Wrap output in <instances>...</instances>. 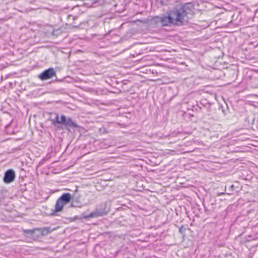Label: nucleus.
<instances>
[{"label": "nucleus", "mask_w": 258, "mask_h": 258, "mask_svg": "<svg viewBox=\"0 0 258 258\" xmlns=\"http://www.w3.org/2000/svg\"><path fill=\"white\" fill-rule=\"evenodd\" d=\"M55 76V72L53 69L49 68L39 75V78L42 80H46L53 78Z\"/></svg>", "instance_id": "nucleus-3"}, {"label": "nucleus", "mask_w": 258, "mask_h": 258, "mask_svg": "<svg viewBox=\"0 0 258 258\" xmlns=\"http://www.w3.org/2000/svg\"><path fill=\"white\" fill-rule=\"evenodd\" d=\"M52 122L54 125L55 124V123L62 124V122H60V119H59V115L57 114H56L55 118L52 120Z\"/></svg>", "instance_id": "nucleus-9"}, {"label": "nucleus", "mask_w": 258, "mask_h": 258, "mask_svg": "<svg viewBox=\"0 0 258 258\" xmlns=\"http://www.w3.org/2000/svg\"><path fill=\"white\" fill-rule=\"evenodd\" d=\"M191 7L190 4L185 5L179 9L170 11L167 15L162 17L156 16L153 18V21L157 23H160L163 26L182 25L187 22L192 15Z\"/></svg>", "instance_id": "nucleus-1"}, {"label": "nucleus", "mask_w": 258, "mask_h": 258, "mask_svg": "<svg viewBox=\"0 0 258 258\" xmlns=\"http://www.w3.org/2000/svg\"><path fill=\"white\" fill-rule=\"evenodd\" d=\"M222 194H224L223 192H222L221 194H220V195H222Z\"/></svg>", "instance_id": "nucleus-11"}, {"label": "nucleus", "mask_w": 258, "mask_h": 258, "mask_svg": "<svg viewBox=\"0 0 258 258\" xmlns=\"http://www.w3.org/2000/svg\"><path fill=\"white\" fill-rule=\"evenodd\" d=\"M96 216V214L95 213H91L87 216H86V218H91L94 217Z\"/></svg>", "instance_id": "nucleus-10"}, {"label": "nucleus", "mask_w": 258, "mask_h": 258, "mask_svg": "<svg viewBox=\"0 0 258 258\" xmlns=\"http://www.w3.org/2000/svg\"><path fill=\"white\" fill-rule=\"evenodd\" d=\"M64 205V204L58 199L55 205L54 212H61L62 210Z\"/></svg>", "instance_id": "nucleus-7"}, {"label": "nucleus", "mask_w": 258, "mask_h": 258, "mask_svg": "<svg viewBox=\"0 0 258 258\" xmlns=\"http://www.w3.org/2000/svg\"><path fill=\"white\" fill-rule=\"evenodd\" d=\"M51 232V230L49 227H43L40 228L38 233L41 234L42 236L46 235Z\"/></svg>", "instance_id": "nucleus-8"}, {"label": "nucleus", "mask_w": 258, "mask_h": 258, "mask_svg": "<svg viewBox=\"0 0 258 258\" xmlns=\"http://www.w3.org/2000/svg\"><path fill=\"white\" fill-rule=\"evenodd\" d=\"M39 230L40 228H37L34 230L26 231V232L30 234L34 239H37L40 236H42L41 234L38 233V231Z\"/></svg>", "instance_id": "nucleus-5"}, {"label": "nucleus", "mask_w": 258, "mask_h": 258, "mask_svg": "<svg viewBox=\"0 0 258 258\" xmlns=\"http://www.w3.org/2000/svg\"><path fill=\"white\" fill-rule=\"evenodd\" d=\"M60 122H62V124H64L67 130H69V127H78V125L74 122L73 120L69 117L67 118L64 115H62L60 118Z\"/></svg>", "instance_id": "nucleus-2"}, {"label": "nucleus", "mask_w": 258, "mask_h": 258, "mask_svg": "<svg viewBox=\"0 0 258 258\" xmlns=\"http://www.w3.org/2000/svg\"><path fill=\"white\" fill-rule=\"evenodd\" d=\"M15 177V172L13 170L10 169L6 172L4 177V180L6 183H10L14 180Z\"/></svg>", "instance_id": "nucleus-4"}, {"label": "nucleus", "mask_w": 258, "mask_h": 258, "mask_svg": "<svg viewBox=\"0 0 258 258\" xmlns=\"http://www.w3.org/2000/svg\"><path fill=\"white\" fill-rule=\"evenodd\" d=\"M72 199V195L70 193H65L61 195V196L58 199L62 202L64 205L69 203Z\"/></svg>", "instance_id": "nucleus-6"}]
</instances>
